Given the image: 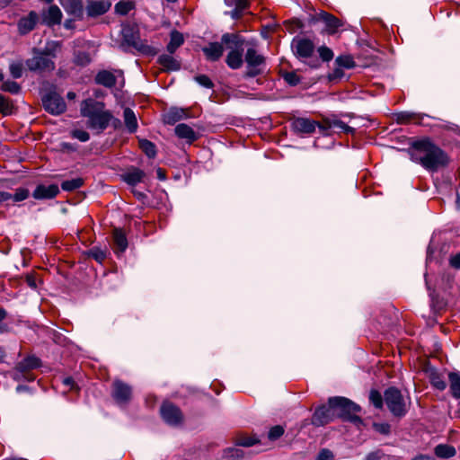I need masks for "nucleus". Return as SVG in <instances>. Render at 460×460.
<instances>
[{
  "instance_id": "1",
  "label": "nucleus",
  "mask_w": 460,
  "mask_h": 460,
  "mask_svg": "<svg viewBox=\"0 0 460 460\" xmlns=\"http://www.w3.org/2000/svg\"><path fill=\"white\" fill-rule=\"evenodd\" d=\"M80 113L86 119L87 128L97 134L102 133L110 126L115 129L120 127V120L106 109L103 102L87 98L80 104Z\"/></svg>"
},
{
  "instance_id": "2",
  "label": "nucleus",
  "mask_w": 460,
  "mask_h": 460,
  "mask_svg": "<svg viewBox=\"0 0 460 460\" xmlns=\"http://www.w3.org/2000/svg\"><path fill=\"white\" fill-rule=\"evenodd\" d=\"M411 159L426 170L438 171L448 164L447 154L429 138L414 141L409 149Z\"/></svg>"
},
{
  "instance_id": "3",
  "label": "nucleus",
  "mask_w": 460,
  "mask_h": 460,
  "mask_svg": "<svg viewBox=\"0 0 460 460\" xmlns=\"http://www.w3.org/2000/svg\"><path fill=\"white\" fill-rule=\"evenodd\" d=\"M123 44L132 47L138 52L154 56L156 54L155 49L147 44L146 40L140 38L139 31L136 25H125L121 30Z\"/></svg>"
},
{
  "instance_id": "4",
  "label": "nucleus",
  "mask_w": 460,
  "mask_h": 460,
  "mask_svg": "<svg viewBox=\"0 0 460 460\" xmlns=\"http://www.w3.org/2000/svg\"><path fill=\"white\" fill-rule=\"evenodd\" d=\"M329 404L333 408L337 418L357 423L361 420L357 416L360 407L345 397H332L329 399Z\"/></svg>"
},
{
  "instance_id": "5",
  "label": "nucleus",
  "mask_w": 460,
  "mask_h": 460,
  "mask_svg": "<svg viewBox=\"0 0 460 460\" xmlns=\"http://www.w3.org/2000/svg\"><path fill=\"white\" fill-rule=\"evenodd\" d=\"M384 400L387 408L394 416L402 417L405 415L406 405L400 390L394 387L386 389Z\"/></svg>"
},
{
  "instance_id": "6",
  "label": "nucleus",
  "mask_w": 460,
  "mask_h": 460,
  "mask_svg": "<svg viewBox=\"0 0 460 460\" xmlns=\"http://www.w3.org/2000/svg\"><path fill=\"white\" fill-rule=\"evenodd\" d=\"M32 54V58L26 60V66L29 70L33 72H52L55 70V62L44 55L41 49H33Z\"/></svg>"
},
{
  "instance_id": "7",
  "label": "nucleus",
  "mask_w": 460,
  "mask_h": 460,
  "mask_svg": "<svg viewBox=\"0 0 460 460\" xmlns=\"http://www.w3.org/2000/svg\"><path fill=\"white\" fill-rule=\"evenodd\" d=\"M244 60L247 65L244 77H255L263 72L262 66H265V58L255 49L250 48L246 50Z\"/></svg>"
},
{
  "instance_id": "8",
  "label": "nucleus",
  "mask_w": 460,
  "mask_h": 460,
  "mask_svg": "<svg viewBox=\"0 0 460 460\" xmlns=\"http://www.w3.org/2000/svg\"><path fill=\"white\" fill-rule=\"evenodd\" d=\"M42 104L44 109L53 115L61 114L66 109L64 99L56 92H49L44 94L42 96Z\"/></svg>"
},
{
  "instance_id": "9",
  "label": "nucleus",
  "mask_w": 460,
  "mask_h": 460,
  "mask_svg": "<svg viewBox=\"0 0 460 460\" xmlns=\"http://www.w3.org/2000/svg\"><path fill=\"white\" fill-rule=\"evenodd\" d=\"M111 397L117 404L126 406L131 400L132 388L121 380H115L111 386Z\"/></svg>"
},
{
  "instance_id": "10",
  "label": "nucleus",
  "mask_w": 460,
  "mask_h": 460,
  "mask_svg": "<svg viewBox=\"0 0 460 460\" xmlns=\"http://www.w3.org/2000/svg\"><path fill=\"white\" fill-rule=\"evenodd\" d=\"M40 366V360L35 356H30L20 361L16 367L14 377L19 379L21 377H24L25 379L31 381L34 379L30 371L31 369L38 368Z\"/></svg>"
},
{
  "instance_id": "11",
  "label": "nucleus",
  "mask_w": 460,
  "mask_h": 460,
  "mask_svg": "<svg viewBox=\"0 0 460 460\" xmlns=\"http://www.w3.org/2000/svg\"><path fill=\"white\" fill-rule=\"evenodd\" d=\"M291 48L296 56L303 58L312 57L314 51V42L309 39L300 37L293 39Z\"/></svg>"
},
{
  "instance_id": "12",
  "label": "nucleus",
  "mask_w": 460,
  "mask_h": 460,
  "mask_svg": "<svg viewBox=\"0 0 460 460\" xmlns=\"http://www.w3.org/2000/svg\"><path fill=\"white\" fill-rule=\"evenodd\" d=\"M336 417L335 411L328 403L317 408L312 417V424L317 427L323 426L332 421Z\"/></svg>"
},
{
  "instance_id": "13",
  "label": "nucleus",
  "mask_w": 460,
  "mask_h": 460,
  "mask_svg": "<svg viewBox=\"0 0 460 460\" xmlns=\"http://www.w3.org/2000/svg\"><path fill=\"white\" fill-rule=\"evenodd\" d=\"M317 20L324 23V31L329 35L337 33L340 28L344 25L343 21L324 11H322L317 14Z\"/></svg>"
},
{
  "instance_id": "14",
  "label": "nucleus",
  "mask_w": 460,
  "mask_h": 460,
  "mask_svg": "<svg viewBox=\"0 0 460 460\" xmlns=\"http://www.w3.org/2000/svg\"><path fill=\"white\" fill-rule=\"evenodd\" d=\"M160 412L163 420L170 425H177L182 420V414L180 409L171 402H164Z\"/></svg>"
},
{
  "instance_id": "15",
  "label": "nucleus",
  "mask_w": 460,
  "mask_h": 460,
  "mask_svg": "<svg viewBox=\"0 0 460 460\" xmlns=\"http://www.w3.org/2000/svg\"><path fill=\"white\" fill-rule=\"evenodd\" d=\"M111 2L105 0H89L86 4V13L89 17H97L106 13L111 8Z\"/></svg>"
},
{
  "instance_id": "16",
  "label": "nucleus",
  "mask_w": 460,
  "mask_h": 460,
  "mask_svg": "<svg viewBox=\"0 0 460 460\" xmlns=\"http://www.w3.org/2000/svg\"><path fill=\"white\" fill-rule=\"evenodd\" d=\"M59 193V188L57 184L39 185L33 191V198L36 199H53Z\"/></svg>"
},
{
  "instance_id": "17",
  "label": "nucleus",
  "mask_w": 460,
  "mask_h": 460,
  "mask_svg": "<svg viewBox=\"0 0 460 460\" xmlns=\"http://www.w3.org/2000/svg\"><path fill=\"white\" fill-rule=\"evenodd\" d=\"M319 125L314 120L305 118H296L292 122V127L296 132L306 134L314 132L316 126Z\"/></svg>"
},
{
  "instance_id": "18",
  "label": "nucleus",
  "mask_w": 460,
  "mask_h": 460,
  "mask_svg": "<svg viewBox=\"0 0 460 460\" xmlns=\"http://www.w3.org/2000/svg\"><path fill=\"white\" fill-rule=\"evenodd\" d=\"M202 51L208 60L217 61L223 56L224 47L220 42H210L202 49Z\"/></svg>"
},
{
  "instance_id": "19",
  "label": "nucleus",
  "mask_w": 460,
  "mask_h": 460,
  "mask_svg": "<svg viewBox=\"0 0 460 460\" xmlns=\"http://www.w3.org/2000/svg\"><path fill=\"white\" fill-rule=\"evenodd\" d=\"M319 128L322 129H329V128H337L345 133H354L355 129L342 120L336 118H327L323 120V125H319Z\"/></svg>"
},
{
  "instance_id": "20",
  "label": "nucleus",
  "mask_w": 460,
  "mask_h": 460,
  "mask_svg": "<svg viewBox=\"0 0 460 460\" xmlns=\"http://www.w3.org/2000/svg\"><path fill=\"white\" fill-rule=\"evenodd\" d=\"M62 12L58 5H50L43 13V21L49 26L59 24L62 20Z\"/></svg>"
},
{
  "instance_id": "21",
  "label": "nucleus",
  "mask_w": 460,
  "mask_h": 460,
  "mask_svg": "<svg viewBox=\"0 0 460 460\" xmlns=\"http://www.w3.org/2000/svg\"><path fill=\"white\" fill-rule=\"evenodd\" d=\"M146 176V173L136 167L128 169L126 172L121 175L122 180L128 185L135 186L141 182Z\"/></svg>"
},
{
  "instance_id": "22",
  "label": "nucleus",
  "mask_w": 460,
  "mask_h": 460,
  "mask_svg": "<svg viewBox=\"0 0 460 460\" xmlns=\"http://www.w3.org/2000/svg\"><path fill=\"white\" fill-rule=\"evenodd\" d=\"M226 63L231 69H239L242 67L243 64V49H231L226 56Z\"/></svg>"
},
{
  "instance_id": "23",
  "label": "nucleus",
  "mask_w": 460,
  "mask_h": 460,
  "mask_svg": "<svg viewBox=\"0 0 460 460\" xmlns=\"http://www.w3.org/2000/svg\"><path fill=\"white\" fill-rule=\"evenodd\" d=\"M174 131L179 138L185 139L189 143H192L198 138V136L193 130V128L184 123L178 124L175 127Z\"/></svg>"
},
{
  "instance_id": "24",
  "label": "nucleus",
  "mask_w": 460,
  "mask_h": 460,
  "mask_svg": "<svg viewBox=\"0 0 460 460\" xmlns=\"http://www.w3.org/2000/svg\"><path fill=\"white\" fill-rule=\"evenodd\" d=\"M184 43V37L181 32L173 30L170 33V41L167 44V51L173 54Z\"/></svg>"
},
{
  "instance_id": "25",
  "label": "nucleus",
  "mask_w": 460,
  "mask_h": 460,
  "mask_svg": "<svg viewBox=\"0 0 460 460\" xmlns=\"http://www.w3.org/2000/svg\"><path fill=\"white\" fill-rule=\"evenodd\" d=\"M113 242L116 252H124L128 247V240L125 233L119 228L113 230Z\"/></svg>"
},
{
  "instance_id": "26",
  "label": "nucleus",
  "mask_w": 460,
  "mask_h": 460,
  "mask_svg": "<svg viewBox=\"0 0 460 460\" xmlns=\"http://www.w3.org/2000/svg\"><path fill=\"white\" fill-rule=\"evenodd\" d=\"M428 377L430 384L438 390L444 391L447 387V383L443 376L434 368L427 370Z\"/></svg>"
},
{
  "instance_id": "27",
  "label": "nucleus",
  "mask_w": 460,
  "mask_h": 460,
  "mask_svg": "<svg viewBox=\"0 0 460 460\" xmlns=\"http://www.w3.org/2000/svg\"><path fill=\"white\" fill-rule=\"evenodd\" d=\"M125 126L129 133H135L138 124L135 112L130 108H125L123 111Z\"/></svg>"
},
{
  "instance_id": "28",
  "label": "nucleus",
  "mask_w": 460,
  "mask_h": 460,
  "mask_svg": "<svg viewBox=\"0 0 460 460\" xmlns=\"http://www.w3.org/2000/svg\"><path fill=\"white\" fill-rule=\"evenodd\" d=\"M95 82L98 84L111 88L116 84V77L111 72L103 70L97 74Z\"/></svg>"
},
{
  "instance_id": "29",
  "label": "nucleus",
  "mask_w": 460,
  "mask_h": 460,
  "mask_svg": "<svg viewBox=\"0 0 460 460\" xmlns=\"http://www.w3.org/2000/svg\"><path fill=\"white\" fill-rule=\"evenodd\" d=\"M62 49V42L58 40H49L41 52L52 60L57 58L58 52Z\"/></svg>"
},
{
  "instance_id": "30",
  "label": "nucleus",
  "mask_w": 460,
  "mask_h": 460,
  "mask_svg": "<svg viewBox=\"0 0 460 460\" xmlns=\"http://www.w3.org/2000/svg\"><path fill=\"white\" fill-rule=\"evenodd\" d=\"M159 64L166 70L176 71L180 69V63L171 55H161L158 58Z\"/></svg>"
},
{
  "instance_id": "31",
  "label": "nucleus",
  "mask_w": 460,
  "mask_h": 460,
  "mask_svg": "<svg viewBox=\"0 0 460 460\" xmlns=\"http://www.w3.org/2000/svg\"><path fill=\"white\" fill-rule=\"evenodd\" d=\"M450 392L453 397L460 399V373L450 372L448 374Z\"/></svg>"
},
{
  "instance_id": "32",
  "label": "nucleus",
  "mask_w": 460,
  "mask_h": 460,
  "mask_svg": "<svg viewBox=\"0 0 460 460\" xmlns=\"http://www.w3.org/2000/svg\"><path fill=\"white\" fill-rule=\"evenodd\" d=\"M435 455L439 458H450L456 456V448L453 446L440 444L435 447Z\"/></svg>"
},
{
  "instance_id": "33",
  "label": "nucleus",
  "mask_w": 460,
  "mask_h": 460,
  "mask_svg": "<svg viewBox=\"0 0 460 460\" xmlns=\"http://www.w3.org/2000/svg\"><path fill=\"white\" fill-rule=\"evenodd\" d=\"M222 44H226L228 48L239 49V47L243 44V40L241 37L234 33H225L221 38Z\"/></svg>"
},
{
  "instance_id": "34",
  "label": "nucleus",
  "mask_w": 460,
  "mask_h": 460,
  "mask_svg": "<svg viewBox=\"0 0 460 460\" xmlns=\"http://www.w3.org/2000/svg\"><path fill=\"white\" fill-rule=\"evenodd\" d=\"M139 147L149 158H155L156 155L155 145L147 139H139Z\"/></svg>"
},
{
  "instance_id": "35",
  "label": "nucleus",
  "mask_w": 460,
  "mask_h": 460,
  "mask_svg": "<svg viewBox=\"0 0 460 460\" xmlns=\"http://www.w3.org/2000/svg\"><path fill=\"white\" fill-rule=\"evenodd\" d=\"M19 30L21 33H27L34 29L35 26V17L32 13H31L30 17L21 19L19 23Z\"/></svg>"
},
{
  "instance_id": "36",
  "label": "nucleus",
  "mask_w": 460,
  "mask_h": 460,
  "mask_svg": "<svg viewBox=\"0 0 460 460\" xmlns=\"http://www.w3.org/2000/svg\"><path fill=\"white\" fill-rule=\"evenodd\" d=\"M247 7L248 0H237L234 4V8L229 13V14L233 19L238 20L243 16Z\"/></svg>"
},
{
  "instance_id": "37",
  "label": "nucleus",
  "mask_w": 460,
  "mask_h": 460,
  "mask_svg": "<svg viewBox=\"0 0 460 460\" xmlns=\"http://www.w3.org/2000/svg\"><path fill=\"white\" fill-rule=\"evenodd\" d=\"M84 179L81 177L75 178L72 180L64 181L61 183V188L65 191H73L84 185Z\"/></svg>"
},
{
  "instance_id": "38",
  "label": "nucleus",
  "mask_w": 460,
  "mask_h": 460,
  "mask_svg": "<svg viewBox=\"0 0 460 460\" xmlns=\"http://www.w3.org/2000/svg\"><path fill=\"white\" fill-rule=\"evenodd\" d=\"M14 110L13 103L9 98L0 94V113L4 116L11 115Z\"/></svg>"
},
{
  "instance_id": "39",
  "label": "nucleus",
  "mask_w": 460,
  "mask_h": 460,
  "mask_svg": "<svg viewBox=\"0 0 460 460\" xmlns=\"http://www.w3.org/2000/svg\"><path fill=\"white\" fill-rule=\"evenodd\" d=\"M135 8V4L132 1H119L115 4V12L120 15L128 14Z\"/></svg>"
},
{
  "instance_id": "40",
  "label": "nucleus",
  "mask_w": 460,
  "mask_h": 460,
  "mask_svg": "<svg viewBox=\"0 0 460 460\" xmlns=\"http://www.w3.org/2000/svg\"><path fill=\"white\" fill-rule=\"evenodd\" d=\"M183 117V111L177 109H171L164 115V122L170 125L176 123Z\"/></svg>"
},
{
  "instance_id": "41",
  "label": "nucleus",
  "mask_w": 460,
  "mask_h": 460,
  "mask_svg": "<svg viewBox=\"0 0 460 460\" xmlns=\"http://www.w3.org/2000/svg\"><path fill=\"white\" fill-rule=\"evenodd\" d=\"M92 61V58L89 53L84 51H79L75 54L74 58V62L77 66H85L89 65Z\"/></svg>"
},
{
  "instance_id": "42",
  "label": "nucleus",
  "mask_w": 460,
  "mask_h": 460,
  "mask_svg": "<svg viewBox=\"0 0 460 460\" xmlns=\"http://www.w3.org/2000/svg\"><path fill=\"white\" fill-rule=\"evenodd\" d=\"M107 250L101 249L99 247H93L88 254L90 257L93 258L96 261L102 263L107 257Z\"/></svg>"
},
{
  "instance_id": "43",
  "label": "nucleus",
  "mask_w": 460,
  "mask_h": 460,
  "mask_svg": "<svg viewBox=\"0 0 460 460\" xmlns=\"http://www.w3.org/2000/svg\"><path fill=\"white\" fill-rule=\"evenodd\" d=\"M0 89L4 92H8L13 94H16L21 91V86L14 81H4Z\"/></svg>"
},
{
  "instance_id": "44",
  "label": "nucleus",
  "mask_w": 460,
  "mask_h": 460,
  "mask_svg": "<svg viewBox=\"0 0 460 460\" xmlns=\"http://www.w3.org/2000/svg\"><path fill=\"white\" fill-rule=\"evenodd\" d=\"M365 460H394L393 456L385 454L382 450L377 449L373 452L368 453Z\"/></svg>"
},
{
  "instance_id": "45",
  "label": "nucleus",
  "mask_w": 460,
  "mask_h": 460,
  "mask_svg": "<svg viewBox=\"0 0 460 460\" xmlns=\"http://www.w3.org/2000/svg\"><path fill=\"white\" fill-rule=\"evenodd\" d=\"M243 456V450L236 447H229L224 450V458L227 459H239Z\"/></svg>"
},
{
  "instance_id": "46",
  "label": "nucleus",
  "mask_w": 460,
  "mask_h": 460,
  "mask_svg": "<svg viewBox=\"0 0 460 460\" xmlns=\"http://www.w3.org/2000/svg\"><path fill=\"white\" fill-rule=\"evenodd\" d=\"M259 440L253 437L249 436H240L236 439V445L241 447H252L255 444H257Z\"/></svg>"
},
{
  "instance_id": "47",
  "label": "nucleus",
  "mask_w": 460,
  "mask_h": 460,
  "mask_svg": "<svg viewBox=\"0 0 460 460\" xmlns=\"http://www.w3.org/2000/svg\"><path fill=\"white\" fill-rule=\"evenodd\" d=\"M67 11L75 16H81L84 12L82 2L80 0H73Z\"/></svg>"
},
{
  "instance_id": "48",
  "label": "nucleus",
  "mask_w": 460,
  "mask_h": 460,
  "mask_svg": "<svg viewBox=\"0 0 460 460\" xmlns=\"http://www.w3.org/2000/svg\"><path fill=\"white\" fill-rule=\"evenodd\" d=\"M369 400L371 403L377 409L382 408L383 406V396L382 394L376 390H372L369 394Z\"/></svg>"
},
{
  "instance_id": "49",
  "label": "nucleus",
  "mask_w": 460,
  "mask_h": 460,
  "mask_svg": "<svg viewBox=\"0 0 460 460\" xmlns=\"http://www.w3.org/2000/svg\"><path fill=\"white\" fill-rule=\"evenodd\" d=\"M284 80L292 86H296L300 83L299 75L295 72H286L283 75Z\"/></svg>"
},
{
  "instance_id": "50",
  "label": "nucleus",
  "mask_w": 460,
  "mask_h": 460,
  "mask_svg": "<svg viewBox=\"0 0 460 460\" xmlns=\"http://www.w3.org/2000/svg\"><path fill=\"white\" fill-rule=\"evenodd\" d=\"M10 74L13 78H20L22 75V64L20 62L12 63L9 66Z\"/></svg>"
},
{
  "instance_id": "51",
  "label": "nucleus",
  "mask_w": 460,
  "mask_h": 460,
  "mask_svg": "<svg viewBox=\"0 0 460 460\" xmlns=\"http://www.w3.org/2000/svg\"><path fill=\"white\" fill-rule=\"evenodd\" d=\"M283 434H284V428L280 425H277V426L272 427L269 430L268 438L270 440H276V439L279 438Z\"/></svg>"
},
{
  "instance_id": "52",
  "label": "nucleus",
  "mask_w": 460,
  "mask_h": 460,
  "mask_svg": "<svg viewBox=\"0 0 460 460\" xmlns=\"http://www.w3.org/2000/svg\"><path fill=\"white\" fill-rule=\"evenodd\" d=\"M318 53H319L320 58L323 61H330V60H332L333 58V52L328 47H325V46L320 47L318 49Z\"/></svg>"
},
{
  "instance_id": "53",
  "label": "nucleus",
  "mask_w": 460,
  "mask_h": 460,
  "mask_svg": "<svg viewBox=\"0 0 460 460\" xmlns=\"http://www.w3.org/2000/svg\"><path fill=\"white\" fill-rule=\"evenodd\" d=\"M29 197V190L27 189H18L15 193L12 195L10 199H13L14 202H19L26 199Z\"/></svg>"
},
{
  "instance_id": "54",
  "label": "nucleus",
  "mask_w": 460,
  "mask_h": 460,
  "mask_svg": "<svg viewBox=\"0 0 460 460\" xmlns=\"http://www.w3.org/2000/svg\"><path fill=\"white\" fill-rule=\"evenodd\" d=\"M373 429L383 435H388L391 430V426L386 422H381V423H373Z\"/></svg>"
},
{
  "instance_id": "55",
  "label": "nucleus",
  "mask_w": 460,
  "mask_h": 460,
  "mask_svg": "<svg viewBox=\"0 0 460 460\" xmlns=\"http://www.w3.org/2000/svg\"><path fill=\"white\" fill-rule=\"evenodd\" d=\"M195 81L203 87L212 88L214 86L213 82L206 75H200L195 77Z\"/></svg>"
},
{
  "instance_id": "56",
  "label": "nucleus",
  "mask_w": 460,
  "mask_h": 460,
  "mask_svg": "<svg viewBox=\"0 0 460 460\" xmlns=\"http://www.w3.org/2000/svg\"><path fill=\"white\" fill-rule=\"evenodd\" d=\"M71 135L81 142H86L90 138L89 133L84 129H75L72 131Z\"/></svg>"
},
{
  "instance_id": "57",
  "label": "nucleus",
  "mask_w": 460,
  "mask_h": 460,
  "mask_svg": "<svg viewBox=\"0 0 460 460\" xmlns=\"http://www.w3.org/2000/svg\"><path fill=\"white\" fill-rule=\"evenodd\" d=\"M336 62L346 68H351L354 66V61L349 57H338Z\"/></svg>"
},
{
  "instance_id": "58",
  "label": "nucleus",
  "mask_w": 460,
  "mask_h": 460,
  "mask_svg": "<svg viewBox=\"0 0 460 460\" xmlns=\"http://www.w3.org/2000/svg\"><path fill=\"white\" fill-rule=\"evenodd\" d=\"M317 460H334V456L331 450L323 448L319 452Z\"/></svg>"
},
{
  "instance_id": "59",
  "label": "nucleus",
  "mask_w": 460,
  "mask_h": 460,
  "mask_svg": "<svg viewBox=\"0 0 460 460\" xmlns=\"http://www.w3.org/2000/svg\"><path fill=\"white\" fill-rule=\"evenodd\" d=\"M25 280L30 288L33 289L37 288L36 278L33 274L27 275Z\"/></svg>"
},
{
  "instance_id": "60",
  "label": "nucleus",
  "mask_w": 460,
  "mask_h": 460,
  "mask_svg": "<svg viewBox=\"0 0 460 460\" xmlns=\"http://www.w3.org/2000/svg\"><path fill=\"white\" fill-rule=\"evenodd\" d=\"M450 265L456 269H460V252L451 257Z\"/></svg>"
},
{
  "instance_id": "61",
  "label": "nucleus",
  "mask_w": 460,
  "mask_h": 460,
  "mask_svg": "<svg viewBox=\"0 0 460 460\" xmlns=\"http://www.w3.org/2000/svg\"><path fill=\"white\" fill-rule=\"evenodd\" d=\"M12 198V194L6 191L0 190V203L7 201Z\"/></svg>"
},
{
  "instance_id": "62",
  "label": "nucleus",
  "mask_w": 460,
  "mask_h": 460,
  "mask_svg": "<svg viewBox=\"0 0 460 460\" xmlns=\"http://www.w3.org/2000/svg\"><path fill=\"white\" fill-rule=\"evenodd\" d=\"M63 384L69 387L70 389H73L74 388V385H75V381L72 377H65L63 379Z\"/></svg>"
},
{
  "instance_id": "63",
  "label": "nucleus",
  "mask_w": 460,
  "mask_h": 460,
  "mask_svg": "<svg viewBox=\"0 0 460 460\" xmlns=\"http://www.w3.org/2000/svg\"><path fill=\"white\" fill-rule=\"evenodd\" d=\"M411 460H435L432 456L426 455H420Z\"/></svg>"
},
{
  "instance_id": "64",
  "label": "nucleus",
  "mask_w": 460,
  "mask_h": 460,
  "mask_svg": "<svg viewBox=\"0 0 460 460\" xmlns=\"http://www.w3.org/2000/svg\"><path fill=\"white\" fill-rule=\"evenodd\" d=\"M409 118H410L409 114L402 113L399 115L398 119L400 122L403 123V122L408 121Z\"/></svg>"
}]
</instances>
